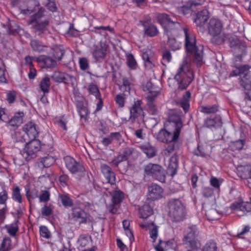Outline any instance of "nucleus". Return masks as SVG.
<instances>
[{"label":"nucleus","instance_id":"nucleus-1","mask_svg":"<svg viewBox=\"0 0 251 251\" xmlns=\"http://www.w3.org/2000/svg\"><path fill=\"white\" fill-rule=\"evenodd\" d=\"M157 22L162 26L164 33L168 37V44L173 51L179 50L181 43L176 41L175 38L171 37L172 32L183 29L185 35L184 47L188 56L193 58V61L201 65L203 58V46L197 45L196 39L193 32L187 27L182 26L180 21L176 18H171L165 13L159 14L156 16Z\"/></svg>","mask_w":251,"mask_h":251},{"label":"nucleus","instance_id":"nucleus-2","mask_svg":"<svg viewBox=\"0 0 251 251\" xmlns=\"http://www.w3.org/2000/svg\"><path fill=\"white\" fill-rule=\"evenodd\" d=\"M183 124L180 118L176 115H171L165 124L164 127L153 134V137L158 141L168 144L166 150L172 152L178 148L179 138Z\"/></svg>","mask_w":251,"mask_h":251},{"label":"nucleus","instance_id":"nucleus-3","mask_svg":"<svg viewBox=\"0 0 251 251\" xmlns=\"http://www.w3.org/2000/svg\"><path fill=\"white\" fill-rule=\"evenodd\" d=\"M194 78L193 72L189 66L187 64L181 65L174 76V79L178 85L176 90H186Z\"/></svg>","mask_w":251,"mask_h":251},{"label":"nucleus","instance_id":"nucleus-4","mask_svg":"<svg viewBox=\"0 0 251 251\" xmlns=\"http://www.w3.org/2000/svg\"><path fill=\"white\" fill-rule=\"evenodd\" d=\"M169 215L173 221L179 222L185 219L186 209L184 203L179 199H170L167 203Z\"/></svg>","mask_w":251,"mask_h":251},{"label":"nucleus","instance_id":"nucleus-5","mask_svg":"<svg viewBox=\"0 0 251 251\" xmlns=\"http://www.w3.org/2000/svg\"><path fill=\"white\" fill-rule=\"evenodd\" d=\"M213 42L215 45H221L228 43L230 47L235 50H241L242 54L236 56V58L241 60L242 55L246 54V45L245 42L239 40L237 37L230 34L222 33L218 38H214Z\"/></svg>","mask_w":251,"mask_h":251},{"label":"nucleus","instance_id":"nucleus-6","mask_svg":"<svg viewBox=\"0 0 251 251\" xmlns=\"http://www.w3.org/2000/svg\"><path fill=\"white\" fill-rule=\"evenodd\" d=\"M25 144V148L21 151V153L27 162H29L36 157V153L40 151L41 143L39 140L31 139Z\"/></svg>","mask_w":251,"mask_h":251},{"label":"nucleus","instance_id":"nucleus-7","mask_svg":"<svg viewBox=\"0 0 251 251\" xmlns=\"http://www.w3.org/2000/svg\"><path fill=\"white\" fill-rule=\"evenodd\" d=\"M145 173L154 179L161 182H165L166 175L164 169L157 164L149 163L144 167Z\"/></svg>","mask_w":251,"mask_h":251},{"label":"nucleus","instance_id":"nucleus-8","mask_svg":"<svg viewBox=\"0 0 251 251\" xmlns=\"http://www.w3.org/2000/svg\"><path fill=\"white\" fill-rule=\"evenodd\" d=\"M223 24L218 19L212 18L210 20L207 25V31L208 34L212 36L210 42L215 44L213 42L214 38H218L221 35V32L223 29Z\"/></svg>","mask_w":251,"mask_h":251},{"label":"nucleus","instance_id":"nucleus-9","mask_svg":"<svg viewBox=\"0 0 251 251\" xmlns=\"http://www.w3.org/2000/svg\"><path fill=\"white\" fill-rule=\"evenodd\" d=\"M240 83L244 89V100L248 105L251 102V71H248L240 80Z\"/></svg>","mask_w":251,"mask_h":251},{"label":"nucleus","instance_id":"nucleus-10","mask_svg":"<svg viewBox=\"0 0 251 251\" xmlns=\"http://www.w3.org/2000/svg\"><path fill=\"white\" fill-rule=\"evenodd\" d=\"M139 22L143 27V31L144 36L154 37L159 34V31L157 26L152 22L151 19L140 20Z\"/></svg>","mask_w":251,"mask_h":251},{"label":"nucleus","instance_id":"nucleus-11","mask_svg":"<svg viewBox=\"0 0 251 251\" xmlns=\"http://www.w3.org/2000/svg\"><path fill=\"white\" fill-rule=\"evenodd\" d=\"M63 160L66 167L72 174H75L78 173H83L85 171L83 166L71 156H65L63 158Z\"/></svg>","mask_w":251,"mask_h":251},{"label":"nucleus","instance_id":"nucleus-12","mask_svg":"<svg viewBox=\"0 0 251 251\" xmlns=\"http://www.w3.org/2000/svg\"><path fill=\"white\" fill-rule=\"evenodd\" d=\"M51 78L55 82L71 84L73 86H74L76 82V79L74 76L59 71L54 72L51 75Z\"/></svg>","mask_w":251,"mask_h":251},{"label":"nucleus","instance_id":"nucleus-13","mask_svg":"<svg viewBox=\"0 0 251 251\" xmlns=\"http://www.w3.org/2000/svg\"><path fill=\"white\" fill-rule=\"evenodd\" d=\"M34 32L36 35L43 37L45 35L50 33L49 29V20L45 19L42 21L33 22L31 24Z\"/></svg>","mask_w":251,"mask_h":251},{"label":"nucleus","instance_id":"nucleus-14","mask_svg":"<svg viewBox=\"0 0 251 251\" xmlns=\"http://www.w3.org/2000/svg\"><path fill=\"white\" fill-rule=\"evenodd\" d=\"M92 55L95 60L100 61L105 58L109 48L104 42L100 41L99 44L94 46Z\"/></svg>","mask_w":251,"mask_h":251},{"label":"nucleus","instance_id":"nucleus-15","mask_svg":"<svg viewBox=\"0 0 251 251\" xmlns=\"http://www.w3.org/2000/svg\"><path fill=\"white\" fill-rule=\"evenodd\" d=\"M148 199L155 201L161 199L163 196V189L159 185L152 183L148 187Z\"/></svg>","mask_w":251,"mask_h":251},{"label":"nucleus","instance_id":"nucleus-16","mask_svg":"<svg viewBox=\"0 0 251 251\" xmlns=\"http://www.w3.org/2000/svg\"><path fill=\"white\" fill-rule=\"evenodd\" d=\"M124 199V194L121 191H115L112 195V203L108 206L109 212L115 214L117 211L118 205Z\"/></svg>","mask_w":251,"mask_h":251},{"label":"nucleus","instance_id":"nucleus-17","mask_svg":"<svg viewBox=\"0 0 251 251\" xmlns=\"http://www.w3.org/2000/svg\"><path fill=\"white\" fill-rule=\"evenodd\" d=\"M36 60L41 65L42 68L53 69L57 66L56 61L54 59L48 55H40L36 57Z\"/></svg>","mask_w":251,"mask_h":251},{"label":"nucleus","instance_id":"nucleus-18","mask_svg":"<svg viewBox=\"0 0 251 251\" xmlns=\"http://www.w3.org/2000/svg\"><path fill=\"white\" fill-rule=\"evenodd\" d=\"M23 130L26 133L27 137L31 139H36L39 135V128L35 123L29 122L25 125Z\"/></svg>","mask_w":251,"mask_h":251},{"label":"nucleus","instance_id":"nucleus-19","mask_svg":"<svg viewBox=\"0 0 251 251\" xmlns=\"http://www.w3.org/2000/svg\"><path fill=\"white\" fill-rule=\"evenodd\" d=\"M72 216L75 221L79 224H86L88 220L89 215L79 207H75L72 209Z\"/></svg>","mask_w":251,"mask_h":251},{"label":"nucleus","instance_id":"nucleus-20","mask_svg":"<svg viewBox=\"0 0 251 251\" xmlns=\"http://www.w3.org/2000/svg\"><path fill=\"white\" fill-rule=\"evenodd\" d=\"M222 125V118L219 115L211 116L204 121V126L210 129L220 127Z\"/></svg>","mask_w":251,"mask_h":251},{"label":"nucleus","instance_id":"nucleus-21","mask_svg":"<svg viewBox=\"0 0 251 251\" xmlns=\"http://www.w3.org/2000/svg\"><path fill=\"white\" fill-rule=\"evenodd\" d=\"M142 103V100H138L136 101H134L132 105L129 107V119L133 123L141 115L143 112V109L141 106Z\"/></svg>","mask_w":251,"mask_h":251},{"label":"nucleus","instance_id":"nucleus-22","mask_svg":"<svg viewBox=\"0 0 251 251\" xmlns=\"http://www.w3.org/2000/svg\"><path fill=\"white\" fill-rule=\"evenodd\" d=\"M209 12L206 9H203L198 12L194 19V22L197 26L200 28L204 27V25L209 19Z\"/></svg>","mask_w":251,"mask_h":251},{"label":"nucleus","instance_id":"nucleus-23","mask_svg":"<svg viewBox=\"0 0 251 251\" xmlns=\"http://www.w3.org/2000/svg\"><path fill=\"white\" fill-rule=\"evenodd\" d=\"M101 170L107 182L111 184H115L116 181L115 174L112 169L108 165L103 164L101 166Z\"/></svg>","mask_w":251,"mask_h":251},{"label":"nucleus","instance_id":"nucleus-24","mask_svg":"<svg viewBox=\"0 0 251 251\" xmlns=\"http://www.w3.org/2000/svg\"><path fill=\"white\" fill-rule=\"evenodd\" d=\"M55 162V159L50 155L41 158L36 163V166L38 167L40 170L44 168H49Z\"/></svg>","mask_w":251,"mask_h":251},{"label":"nucleus","instance_id":"nucleus-25","mask_svg":"<svg viewBox=\"0 0 251 251\" xmlns=\"http://www.w3.org/2000/svg\"><path fill=\"white\" fill-rule=\"evenodd\" d=\"M143 90L148 92L146 99H155L159 94L157 88L150 81H148L143 87Z\"/></svg>","mask_w":251,"mask_h":251},{"label":"nucleus","instance_id":"nucleus-26","mask_svg":"<svg viewBox=\"0 0 251 251\" xmlns=\"http://www.w3.org/2000/svg\"><path fill=\"white\" fill-rule=\"evenodd\" d=\"M123 84L119 85L120 90L124 93V95L130 94L132 86L133 85V80L131 77H123L122 78Z\"/></svg>","mask_w":251,"mask_h":251},{"label":"nucleus","instance_id":"nucleus-27","mask_svg":"<svg viewBox=\"0 0 251 251\" xmlns=\"http://www.w3.org/2000/svg\"><path fill=\"white\" fill-rule=\"evenodd\" d=\"M209 149V147L206 144H199L197 148L193 151V153L197 156L204 157L208 155Z\"/></svg>","mask_w":251,"mask_h":251},{"label":"nucleus","instance_id":"nucleus-28","mask_svg":"<svg viewBox=\"0 0 251 251\" xmlns=\"http://www.w3.org/2000/svg\"><path fill=\"white\" fill-rule=\"evenodd\" d=\"M142 56L146 66L151 68L154 66L152 53L150 50H143Z\"/></svg>","mask_w":251,"mask_h":251},{"label":"nucleus","instance_id":"nucleus-29","mask_svg":"<svg viewBox=\"0 0 251 251\" xmlns=\"http://www.w3.org/2000/svg\"><path fill=\"white\" fill-rule=\"evenodd\" d=\"M191 94L189 91H186L180 100L178 104L184 110L185 113L188 111L190 107V100Z\"/></svg>","mask_w":251,"mask_h":251},{"label":"nucleus","instance_id":"nucleus-30","mask_svg":"<svg viewBox=\"0 0 251 251\" xmlns=\"http://www.w3.org/2000/svg\"><path fill=\"white\" fill-rule=\"evenodd\" d=\"M182 241V245L186 251H196L198 248V243L196 240L183 237Z\"/></svg>","mask_w":251,"mask_h":251},{"label":"nucleus","instance_id":"nucleus-31","mask_svg":"<svg viewBox=\"0 0 251 251\" xmlns=\"http://www.w3.org/2000/svg\"><path fill=\"white\" fill-rule=\"evenodd\" d=\"M140 218L147 219L153 214V210L150 205L145 203L139 209Z\"/></svg>","mask_w":251,"mask_h":251},{"label":"nucleus","instance_id":"nucleus-32","mask_svg":"<svg viewBox=\"0 0 251 251\" xmlns=\"http://www.w3.org/2000/svg\"><path fill=\"white\" fill-rule=\"evenodd\" d=\"M40 6L39 2L36 0H29L27 2V8L23 10V13L25 14H30L37 9Z\"/></svg>","mask_w":251,"mask_h":251},{"label":"nucleus","instance_id":"nucleus-33","mask_svg":"<svg viewBox=\"0 0 251 251\" xmlns=\"http://www.w3.org/2000/svg\"><path fill=\"white\" fill-rule=\"evenodd\" d=\"M200 231L196 225H192L188 227L186 230V234L184 238L195 240L199 235Z\"/></svg>","mask_w":251,"mask_h":251},{"label":"nucleus","instance_id":"nucleus-34","mask_svg":"<svg viewBox=\"0 0 251 251\" xmlns=\"http://www.w3.org/2000/svg\"><path fill=\"white\" fill-rule=\"evenodd\" d=\"M177 167L178 163L176 157H172L167 169L168 173L172 176H174L176 173Z\"/></svg>","mask_w":251,"mask_h":251},{"label":"nucleus","instance_id":"nucleus-35","mask_svg":"<svg viewBox=\"0 0 251 251\" xmlns=\"http://www.w3.org/2000/svg\"><path fill=\"white\" fill-rule=\"evenodd\" d=\"M141 149L149 158H152L156 155V149L149 144L142 145Z\"/></svg>","mask_w":251,"mask_h":251},{"label":"nucleus","instance_id":"nucleus-36","mask_svg":"<svg viewBox=\"0 0 251 251\" xmlns=\"http://www.w3.org/2000/svg\"><path fill=\"white\" fill-rule=\"evenodd\" d=\"M27 137H28L27 134L24 130L22 131H18L15 132L14 137L15 140L14 146L15 147L17 146V144L19 143L24 144L26 141Z\"/></svg>","mask_w":251,"mask_h":251},{"label":"nucleus","instance_id":"nucleus-37","mask_svg":"<svg viewBox=\"0 0 251 251\" xmlns=\"http://www.w3.org/2000/svg\"><path fill=\"white\" fill-rule=\"evenodd\" d=\"M59 198L62 205L65 207H72L74 204L73 201L68 194H63L59 195Z\"/></svg>","mask_w":251,"mask_h":251},{"label":"nucleus","instance_id":"nucleus-38","mask_svg":"<svg viewBox=\"0 0 251 251\" xmlns=\"http://www.w3.org/2000/svg\"><path fill=\"white\" fill-rule=\"evenodd\" d=\"M37 9L38 10L37 12L33 15L29 23L30 24H32L33 22H36L38 21H42L41 20V19L45 16V13L46 11L44 8L39 7V9Z\"/></svg>","mask_w":251,"mask_h":251},{"label":"nucleus","instance_id":"nucleus-39","mask_svg":"<svg viewBox=\"0 0 251 251\" xmlns=\"http://www.w3.org/2000/svg\"><path fill=\"white\" fill-rule=\"evenodd\" d=\"M7 25L9 34L15 35L19 33L20 27L15 21H10Z\"/></svg>","mask_w":251,"mask_h":251},{"label":"nucleus","instance_id":"nucleus-40","mask_svg":"<svg viewBox=\"0 0 251 251\" xmlns=\"http://www.w3.org/2000/svg\"><path fill=\"white\" fill-rule=\"evenodd\" d=\"M205 1V0H188L184 7L193 11L196 6L201 5Z\"/></svg>","mask_w":251,"mask_h":251},{"label":"nucleus","instance_id":"nucleus-41","mask_svg":"<svg viewBox=\"0 0 251 251\" xmlns=\"http://www.w3.org/2000/svg\"><path fill=\"white\" fill-rule=\"evenodd\" d=\"M155 99H147L148 111L149 113L152 115H156L158 113V109L153 103Z\"/></svg>","mask_w":251,"mask_h":251},{"label":"nucleus","instance_id":"nucleus-42","mask_svg":"<svg viewBox=\"0 0 251 251\" xmlns=\"http://www.w3.org/2000/svg\"><path fill=\"white\" fill-rule=\"evenodd\" d=\"M251 204L249 202L244 203L243 202L235 201L231 204L230 208L233 210H239L241 211H249L246 209V206H250Z\"/></svg>","mask_w":251,"mask_h":251},{"label":"nucleus","instance_id":"nucleus-43","mask_svg":"<svg viewBox=\"0 0 251 251\" xmlns=\"http://www.w3.org/2000/svg\"><path fill=\"white\" fill-rule=\"evenodd\" d=\"M50 85V79L47 76L43 78L40 83V87L44 94L49 92Z\"/></svg>","mask_w":251,"mask_h":251},{"label":"nucleus","instance_id":"nucleus-44","mask_svg":"<svg viewBox=\"0 0 251 251\" xmlns=\"http://www.w3.org/2000/svg\"><path fill=\"white\" fill-rule=\"evenodd\" d=\"M25 189L26 191V197L29 201L30 199H34L39 197L38 190L35 187L29 189L27 185L25 186Z\"/></svg>","mask_w":251,"mask_h":251},{"label":"nucleus","instance_id":"nucleus-45","mask_svg":"<svg viewBox=\"0 0 251 251\" xmlns=\"http://www.w3.org/2000/svg\"><path fill=\"white\" fill-rule=\"evenodd\" d=\"M30 44L31 48L34 51L40 52L44 50L43 48L45 46L43 45L42 43L38 40H31Z\"/></svg>","mask_w":251,"mask_h":251},{"label":"nucleus","instance_id":"nucleus-46","mask_svg":"<svg viewBox=\"0 0 251 251\" xmlns=\"http://www.w3.org/2000/svg\"><path fill=\"white\" fill-rule=\"evenodd\" d=\"M19 186L14 187L12 193V198L16 202L21 203L22 202V195Z\"/></svg>","mask_w":251,"mask_h":251},{"label":"nucleus","instance_id":"nucleus-47","mask_svg":"<svg viewBox=\"0 0 251 251\" xmlns=\"http://www.w3.org/2000/svg\"><path fill=\"white\" fill-rule=\"evenodd\" d=\"M218 107L216 104L209 106H201L200 110L201 112L207 114L215 113L218 111Z\"/></svg>","mask_w":251,"mask_h":251},{"label":"nucleus","instance_id":"nucleus-48","mask_svg":"<svg viewBox=\"0 0 251 251\" xmlns=\"http://www.w3.org/2000/svg\"><path fill=\"white\" fill-rule=\"evenodd\" d=\"M65 53V50L62 47H56L53 50L52 55L54 59L58 61L62 59Z\"/></svg>","mask_w":251,"mask_h":251},{"label":"nucleus","instance_id":"nucleus-49","mask_svg":"<svg viewBox=\"0 0 251 251\" xmlns=\"http://www.w3.org/2000/svg\"><path fill=\"white\" fill-rule=\"evenodd\" d=\"M11 239L9 237L3 238L0 245V248L2 251H9L11 250Z\"/></svg>","mask_w":251,"mask_h":251},{"label":"nucleus","instance_id":"nucleus-50","mask_svg":"<svg viewBox=\"0 0 251 251\" xmlns=\"http://www.w3.org/2000/svg\"><path fill=\"white\" fill-rule=\"evenodd\" d=\"M19 223V221L18 219H17L15 221V223L14 225L13 224H11L7 228V232L8 234L14 237L16 235V233L19 231V226L18 224Z\"/></svg>","mask_w":251,"mask_h":251},{"label":"nucleus","instance_id":"nucleus-51","mask_svg":"<svg viewBox=\"0 0 251 251\" xmlns=\"http://www.w3.org/2000/svg\"><path fill=\"white\" fill-rule=\"evenodd\" d=\"M88 91L90 94L94 96L96 98H98L101 96L98 86L94 84L91 83L88 85Z\"/></svg>","mask_w":251,"mask_h":251},{"label":"nucleus","instance_id":"nucleus-52","mask_svg":"<svg viewBox=\"0 0 251 251\" xmlns=\"http://www.w3.org/2000/svg\"><path fill=\"white\" fill-rule=\"evenodd\" d=\"M127 65L131 69H135L137 67V62L132 54H129L127 56Z\"/></svg>","mask_w":251,"mask_h":251},{"label":"nucleus","instance_id":"nucleus-53","mask_svg":"<svg viewBox=\"0 0 251 251\" xmlns=\"http://www.w3.org/2000/svg\"><path fill=\"white\" fill-rule=\"evenodd\" d=\"M41 212L42 216L49 217L52 214L53 211L50 205L45 204L41 208Z\"/></svg>","mask_w":251,"mask_h":251},{"label":"nucleus","instance_id":"nucleus-54","mask_svg":"<svg viewBox=\"0 0 251 251\" xmlns=\"http://www.w3.org/2000/svg\"><path fill=\"white\" fill-rule=\"evenodd\" d=\"M172 54L169 50H166L162 52V63L163 65L169 63L172 60Z\"/></svg>","mask_w":251,"mask_h":251},{"label":"nucleus","instance_id":"nucleus-55","mask_svg":"<svg viewBox=\"0 0 251 251\" xmlns=\"http://www.w3.org/2000/svg\"><path fill=\"white\" fill-rule=\"evenodd\" d=\"M8 199V194L7 191L3 188L0 192V204L6 206V201Z\"/></svg>","mask_w":251,"mask_h":251},{"label":"nucleus","instance_id":"nucleus-56","mask_svg":"<svg viewBox=\"0 0 251 251\" xmlns=\"http://www.w3.org/2000/svg\"><path fill=\"white\" fill-rule=\"evenodd\" d=\"M39 230L40 235L42 237L45 238L46 239H49L50 237V232L47 226H40Z\"/></svg>","mask_w":251,"mask_h":251},{"label":"nucleus","instance_id":"nucleus-57","mask_svg":"<svg viewBox=\"0 0 251 251\" xmlns=\"http://www.w3.org/2000/svg\"><path fill=\"white\" fill-rule=\"evenodd\" d=\"M150 237L153 240L154 242L158 236V226L152 224V227L150 228Z\"/></svg>","mask_w":251,"mask_h":251},{"label":"nucleus","instance_id":"nucleus-58","mask_svg":"<svg viewBox=\"0 0 251 251\" xmlns=\"http://www.w3.org/2000/svg\"><path fill=\"white\" fill-rule=\"evenodd\" d=\"M25 114L23 112L19 111L16 113L12 118L16 121L17 124H19L20 126L23 123V118Z\"/></svg>","mask_w":251,"mask_h":251},{"label":"nucleus","instance_id":"nucleus-59","mask_svg":"<svg viewBox=\"0 0 251 251\" xmlns=\"http://www.w3.org/2000/svg\"><path fill=\"white\" fill-rule=\"evenodd\" d=\"M217 247L215 243L210 242L206 243L202 248V251H217Z\"/></svg>","mask_w":251,"mask_h":251},{"label":"nucleus","instance_id":"nucleus-60","mask_svg":"<svg viewBox=\"0 0 251 251\" xmlns=\"http://www.w3.org/2000/svg\"><path fill=\"white\" fill-rule=\"evenodd\" d=\"M69 179V176L67 175L64 174L63 173L62 175H60L59 177V181L61 185L63 187L68 185Z\"/></svg>","mask_w":251,"mask_h":251},{"label":"nucleus","instance_id":"nucleus-61","mask_svg":"<svg viewBox=\"0 0 251 251\" xmlns=\"http://www.w3.org/2000/svg\"><path fill=\"white\" fill-rule=\"evenodd\" d=\"M79 64L81 70L85 71L89 67L88 61L86 58H80L79 59Z\"/></svg>","mask_w":251,"mask_h":251},{"label":"nucleus","instance_id":"nucleus-62","mask_svg":"<svg viewBox=\"0 0 251 251\" xmlns=\"http://www.w3.org/2000/svg\"><path fill=\"white\" fill-rule=\"evenodd\" d=\"M127 160L126 159L121 153L117 156L112 161V163L115 167H118L119 164L123 161Z\"/></svg>","mask_w":251,"mask_h":251},{"label":"nucleus","instance_id":"nucleus-63","mask_svg":"<svg viewBox=\"0 0 251 251\" xmlns=\"http://www.w3.org/2000/svg\"><path fill=\"white\" fill-rule=\"evenodd\" d=\"M162 244H164V248L166 249H169L175 247L176 244V242L174 238L166 241H162Z\"/></svg>","mask_w":251,"mask_h":251},{"label":"nucleus","instance_id":"nucleus-64","mask_svg":"<svg viewBox=\"0 0 251 251\" xmlns=\"http://www.w3.org/2000/svg\"><path fill=\"white\" fill-rule=\"evenodd\" d=\"M134 149L132 147H126L123 149L122 154L127 160L133 153Z\"/></svg>","mask_w":251,"mask_h":251}]
</instances>
